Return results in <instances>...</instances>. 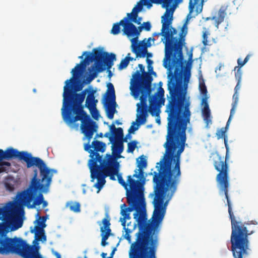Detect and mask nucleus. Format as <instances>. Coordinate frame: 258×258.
<instances>
[{
    "mask_svg": "<svg viewBox=\"0 0 258 258\" xmlns=\"http://www.w3.org/2000/svg\"><path fill=\"white\" fill-rule=\"evenodd\" d=\"M172 12L167 8L164 14L161 17L162 29L161 32L154 33L153 36L164 37L165 41V56L163 59V66L165 68L172 69L180 64L183 59L182 49L185 44V37L187 33V28L184 24L180 30L179 37L174 36L177 33V30L172 27L173 20ZM163 40V39H162Z\"/></svg>",
    "mask_w": 258,
    "mask_h": 258,
    "instance_id": "nucleus-4",
    "label": "nucleus"
},
{
    "mask_svg": "<svg viewBox=\"0 0 258 258\" xmlns=\"http://www.w3.org/2000/svg\"><path fill=\"white\" fill-rule=\"evenodd\" d=\"M125 234L124 235V238L128 241V242H131V236L130 234L132 232V230L128 228L125 229Z\"/></svg>",
    "mask_w": 258,
    "mask_h": 258,
    "instance_id": "nucleus-41",
    "label": "nucleus"
},
{
    "mask_svg": "<svg viewBox=\"0 0 258 258\" xmlns=\"http://www.w3.org/2000/svg\"><path fill=\"white\" fill-rule=\"evenodd\" d=\"M205 1V0H189V14L187 19L195 17L202 12Z\"/></svg>",
    "mask_w": 258,
    "mask_h": 258,
    "instance_id": "nucleus-18",
    "label": "nucleus"
},
{
    "mask_svg": "<svg viewBox=\"0 0 258 258\" xmlns=\"http://www.w3.org/2000/svg\"><path fill=\"white\" fill-rule=\"evenodd\" d=\"M126 18H127V21H130L132 23L134 22L138 25L141 24L142 20V17H138V14H137L136 16H135L134 14L127 13Z\"/></svg>",
    "mask_w": 258,
    "mask_h": 258,
    "instance_id": "nucleus-35",
    "label": "nucleus"
},
{
    "mask_svg": "<svg viewBox=\"0 0 258 258\" xmlns=\"http://www.w3.org/2000/svg\"><path fill=\"white\" fill-rule=\"evenodd\" d=\"M138 129V125H137V126L132 125L128 130V132L130 133H131L134 132V131L137 130Z\"/></svg>",
    "mask_w": 258,
    "mask_h": 258,
    "instance_id": "nucleus-50",
    "label": "nucleus"
},
{
    "mask_svg": "<svg viewBox=\"0 0 258 258\" xmlns=\"http://www.w3.org/2000/svg\"><path fill=\"white\" fill-rule=\"evenodd\" d=\"M93 53H90L87 51L83 52V55H86L84 60H82L80 63L77 64L75 67L73 69V74L77 71H80L81 70H84L86 65L88 64L90 62L95 61L93 67L98 68L101 67V68H105L104 67V61L110 54L107 52L103 51L101 49L98 48H94L93 50Z\"/></svg>",
    "mask_w": 258,
    "mask_h": 258,
    "instance_id": "nucleus-10",
    "label": "nucleus"
},
{
    "mask_svg": "<svg viewBox=\"0 0 258 258\" xmlns=\"http://www.w3.org/2000/svg\"><path fill=\"white\" fill-rule=\"evenodd\" d=\"M54 173H56V170L49 169L46 166L40 169L41 178H38L37 170H34L33 176L28 187L19 192L16 196V203L12 204V212L19 208L23 211L22 207L24 206L28 209H33L42 204L43 208L46 207L48 203L44 200L43 193H47L49 191Z\"/></svg>",
    "mask_w": 258,
    "mask_h": 258,
    "instance_id": "nucleus-5",
    "label": "nucleus"
},
{
    "mask_svg": "<svg viewBox=\"0 0 258 258\" xmlns=\"http://www.w3.org/2000/svg\"><path fill=\"white\" fill-rule=\"evenodd\" d=\"M203 43L205 46L208 44V36L206 32L203 35Z\"/></svg>",
    "mask_w": 258,
    "mask_h": 258,
    "instance_id": "nucleus-46",
    "label": "nucleus"
},
{
    "mask_svg": "<svg viewBox=\"0 0 258 258\" xmlns=\"http://www.w3.org/2000/svg\"><path fill=\"white\" fill-rule=\"evenodd\" d=\"M144 29V27L142 25L138 28L131 22L129 21L128 37H134L132 39V42L137 41L138 37L140 35V33Z\"/></svg>",
    "mask_w": 258,
    "mask_h": 258,
    "instance_id": "nucleus-24",
    "label": "nucleus"
},
{
    "mask_svg": "<svg viewBox=\"0 0 258 258\" xmlns=\"http://www.w3.org/2000/svg\"><path fill=\"white\" fill-rule=\"evenodd\" d=\"M13 158H18L26 163V166L29 168L36 166L39 171L46 166L45 162L40 158L33 157L31 153L26 151H19L13 148H8L5 151L0 149V162L4 160H9Z\"/></svg>",
    "mask_w": 258,
    "mask_h": 258,
    "instance_id": "nucleus-9",
    "label": "nucleus"
},
{
    "mask_svg": "<svg viewBox=\"0 0 258 258\" xmlns=\"http://www.w3.org/2000/svg\"><path fill=\"white\" fill-rule=\"evenodd\" d=\"M233 102L232 105H237L238 99H239V95L238 93L234 92L233 95Z\"/></svg>",
    "mask_w": 258,
    "mask_h": 258,
    "instance_id": "nucleus-43",
    "label": "nucleus"
},
{
    "mask_svg": "<svg viewBox=\"0 0 258 258\" xmlns=\"http://www.w3.org/2000/svg\"><path fill=\"white\" fill-rule=\"evenodd\" d=\"M107 87V91L106 92V100H110L113 104H116L115 90L113 84L111 83H108Z\"/></svg>",
    "mask_w": 258,
    "mask_h": 258,
    "instance_id": "nucleus-29",
    "label": "nucleus"
},
{
    "mask_svg": "<svg viewBox=\"0 0 258 258\" xmlns=\"http://www.w3.org/2000/svg\"><path fill=\"white\" fill-rule=\"evenodd\" d=\"M112 144L111 151L112 156L113 158H115L117 161V159L121 157L120 154L123 150V144L121 142L113 141L110 142Z\"/></svg>",
    "mask_w": 258,
    "mask_h": 258,
    "instance_id": "nucleus-25",
    "label": "nucleus"
},
{
    "mask_svg": "<svg viewBox=\"0 0 258 258\" xmlns=\"http://www.w3.org/2000/svg\"><path fill=\"white\" fill-rule=\"evenodd\" d=\"M16 202L15 203H16ZM13 203H11L10 204H11V212L10 213H8V214H6L5 215H4V209L3 208H0V220H1L2 219V218L3 217H4V221H5V218L8 216L9 214H13L14 216H15V222H21L20 221H16V213L18 212V211H21V210L20 209V208H19L18 210H17L16 211H14V212H12V204Z\"/></svg>",
    "mask_w": 258,
    "mask_h": 258,
    "instance_id": "nucleus-36",
    "label": "nucleus"
},
{
    "mask_svg": "<svg viewBox=\"0 0 258 258\" xmlns=\"http://www.w3.org/2000/svg\"><path fill=\"white\" fill-rule=\"evenodd\" d=\"M105 105L106 106V112L107 117L110 119H112L116 111L115 104H113L110 100H106Z\"/></svg>",
    "mask_w": 258,
    "mask_h": 258,
    "instance_id": "nucleus-28",
    "label": "nucleus"
},
{
    "mask_svg": "<svg viewBox=\"0 0 258 258\" xmlns=\"http://www.w3.org/2000/svg\"><path fill=\"white\" fill-rule=\"evenodd\" d=\"M115 123L116 124H118V125H119V124H121V122H120L119 120H117L115 121Z\"/></svg>",
    "mask_w": 258,
    "mask_h": 258,
    "instance_id": "nucleus-64",
    "label": "nucleus"
},
{
    "mask_svg": "<svg viewBox=\"0 0 258 258\" xmlns=\"http://www.w3.org/2000/svg\"><path fill=\"white\" fill-rule=\"evenodd\" d=\"M96 93V90H94L91 86L89 87V90L88 93L86 101L85 106L90 111H91L93 108H95L96 104L98 102V100L95 99L94 94Z\"/></svg>",
    "mask_w": 258,
    "mask_h": 258,
    "instance_id": "nucleus-23",
    "label": "nucleus"
},
{
    "mask_svg": "<svg viewBox=\"0 0 258 258\" xmlns=\"http://www.w3.org/2000/svg\"><path fill=\"white\" fill-rule=\"evenodd\" d=\"M165 0H140L137 5L134 7L131 13L134 14L136 16L137 14H139L143 10L144 6H147L148 9H150L152 7V4H162V7L166 9H169L168 7L164 5Z\"/></svg>",
    "mask_w": 258,
    "mask_h": 258,
    "instance_id": "nucleus-17",
    "label": "nucleus"
},
{
    "mask_svg": "<svg viewBox=\"0 0 258 258\" xmlns=\"http://www.w3.org/2000/svg\"><path fill=\"white\" fill-rule=\"evenodd\" d=\"M106 68H101V67H99L98 68H95V67H92L91 70H89V75L87 80L88 81V83H90L93 80L96 78L99 73L105 71Z\"/></svg>",
    "mask_w": 258,
    "mask_h": 258,
    "instance_id": "nucleus-30",
    "label": "nucleus"
},
{
    "mask_svg": "<svg viewBox=\"0 0 258 258\" xmlns=\"http://www.w3.org/2000/svg\"><path fill=\"white\" fill-rule=\"evenodd\" d=\"M107 242H106V241H105V240H101V245L103 246H105L107 244Z\"/></svg>",
    "mask_w": 258,
    "mask_h": 258,
    "instance_id": "nucleus-59",
    "label": "nucleus"
},
{
    "mask_svg": "<svg viewBox=\"0 0 258 258\" xmlns=\"http://www.w3.org/2000/svg\"><path fill=\"white\" fill-rule=\"evenodd\" d=\"M104 136L108 138L110 142L118 141V140L120 141L124 136L123 129L121 127H118L112 134L106 133Z\"/></svg>",
    "mask_w": 258,
    "mask_h": 258,
    "instance_id": "nucleus-26",
    "label": "nucleus"
},
{
    "mask_svg": "<svg viewBox=\"0 0 258 258\" xmlns=\"http://www.w3.org/2000/svg\"><path fill=\"white\" fill-rule=\"evenodd\" d=\"M66 206L69 207L70 210L75 213H79L81 211V205L79 202L71 201L67 203Z\"/></svg>",
    "mask_w": 258,
    "mask_h": 258,
    "instance_id": "nucleus-34",
    "label": "nucleus"
},
{
    "mask_svg": "<svg viewBox=\"0 0 258 258\" xmlns=\"http://www.w3.org/2000/svg\"><path fill=\"white\" fill-rule=\"evenodd\" d=\"M242 61H241L240 58L238 59L237 63H238V66H237V67H235V70H236V69L238 68H240V69L242 67H243L244 66V65H242L241 64H242Z\"/></svg>",
    "mask_w": 258,
    "mask_h": 258,
    "instance_id": "nucleus-52",
    "label": "nucleus"
},
{
    "mask_svg": "<svg viewBox=\"0 0 258 258\" xmlns=\"http://www.w3.org/2000/svg\"><path fill=\"white\" fill-rule=\"evenodd\" d=\"M130 53H128L126 56L122 59L118 66L119 70H122L126 68L128 65L130 61L134 60V58L130 56Z\"/></svg>",
    "mask_w": 258,
    "mask_h": 258,
    "instance_id": "nucleus-33",
    "label": "nucleus"
},
{
    "mask_svg": "<svg viewBox=\"0 0 258 258\" xmlns=\"http://www.w3.org/2000/svg\"><path fill=\"white\" fill-rule=\"evenodd\" d=\"M146 56L147 57V58H149V57H152V54L147 51V53H146Z\"/></svg>",
    "mask_w": 258,
    "mask_h": 258,
    "instance_id": "nucleus-58",
    "label": "nucleus"
},
{
    "mask_svg": "<svg viewBox=\"0 0 258 258\" xmlns=\"http://www.w3.org/2000/svg\"><path fill=\"white\" fill-rule=\"evenodd\" d=\"M138 169L135 170V173L127 176V182L129 183L130 188L131 189V184L135 185L136 190H138L139 186L142 185L141 188L142 189V193L144 191V184L145 183V177L144 175V168L147 166V162L145 157L142 155L137 159Z\"/></svg>",
    "mask_w": 258,
    "mask_h": 258,
    "instance_id": "nucleus-11",
    "label": "nucleus"
},
{
    "mask_svg": "<svg viewBox=\"0 0 258 258\" xmlns=\"http://www.w3.org/2000/svg\"><path fill=\"white\" fill-rule=\"evenodd\" d=\"M105 156L106 161L107 163L108 171L110 170V169H113V170H115V174H113L114 179H112V180H115V176L117 177V180L119 184H120L126 190V192L127 193V191H130L129 183L128 182H125L123 179L122 178V175L120 173H119V163L116 160L115 158H113L112 155H110V154H106Z\"/></svg>",
    "mask_w": 258,
    "mask_h": 258,
    "instance_id": "nucleus-14",
    "label": "nucleus"
},
{
    "mask_svg": "<svg viewBox=\"0 0 258 258\" xmlns=\"http://www.w3.org/2000/svg\"><path fill=\"white\" fill-rule=\"evenodd\" d=\"M84 149L85 151H88L90 153V157H91V151L96 153H98V152L103 153L105 151L106 144L103 142L94 140L92 142L91 145H90L89 143L85 144Z\"/></svg>",
    "mask_w": 258,
    "mask_h": 258,
    "instance_id": "nucleus-20",
    "label": "nucleus"
},
{
    "mask_svg": "<svg viewBox=\"0 0 258 258\" xmlns=\"http://www.w3.org/2000/svg\"><path fill=\"white\" fill-rule=\"evenodd\" d=\"M116 59V55L114 53H110L109 56L106 58V60L104 61V67H106L107 70H108V76L109 78H111L112 76V74L110 70L111 67L113 66V60Z\"/></svg>",
    "mask_w": 258,
    "mask_h": 258,
    "instance_id": "nucleus-31",
    "label": "nucleus"
},
{
    "mask_svg": "<svg viewBox=\"0 0 258 258\" xmlns=\"http://www.w3.org/2000/svg\"><path fill=\"white\" fill-rule=\"evenodd\" d=\"M129 21H127V18H123L119 22L114 23L113 25L111 30V33L113 35H117L120 32V26L123 27L122 31L123 34L128 37Z\"/></svg>",
    "mask_w": 258,
    "mask_h": 258,
    "instance_id": "nucleus-21",
    "label": "nucleus"
},
{
    "mask_svg": "<svg viewBox=\"0 0 258 258\" xmlns=\"http://www.w3.org/2000/svg\"><path fill=\"white\" fill-rule=\"evenodd\" d=\"M229 124L227 122L226 126L222 127L217 131L216 134L218 140L224 139V144L226 149L225 157L221 156L218 153L212 154V159L214 167L218 173L216 177L217 185L220 195L224 194L227 200L228 207V213L231 224V234H252L255 231L254 228H250V225H256L257 222L255 220L242 223L238 221L234 215L232 210V205L228 196V188L230 186L229 176V165L227 160L229 158V146L228 144V137L226 133L228 128Z\"/></svg>",
    "mask_w": 258,
    "mask_h": 258,
    "instance_id": "nucleus-3",
    "label": "nucleus"
},
{
    "mask_svg": "<svg viewBox=\"0 0 258 258\" xmlns=\"http://www.w3.org/2000/svg\"><path fill=\"white\" fill-rule=\"evenodd\" d=\"M102 223L103 226L100 228L101 240L106 241L109 236L111 235V230L110 228V218L108 214H106L105 218L102 220Z\"/></svg>",
    "mask_w": 258,
    "mask_h": 258,
    "instance_id": "nucleus-22",
    "label": "nucleus"
},
{
    "mask_svg": "<svg viewBox=\"0 0 258 258\" xmlns=\"http://www.w3.org/2000/svg\"><path fill=\"white\" fill-rule=\"evenodd\" d=\"M15 216L9 214L5 218V222L0 224V253H16L24 258H43L38 249L34 248L21 238H10L7 233L16 230L22 225V222H15Z\"/></svg>",
    "mask_w": 258,
    "mask_h": 258,
    "instance_id": "nucleus-6",
    "label": "nucleus"
},
{
    "mask_svg": "<svg viewBox=\"0 0 258 258\" xmlns=\"http://www.w3.org/2000/svg\"><path fill=\"white\" fill-rule=\"evenodd\" d=\"M237 71L235 74V77L237 82H241L242 77V71L240 68H237Z\"/></svg>",
    "mask_w": 258,
    "mask_h": 258,
    "instance_id": "nucleus-40",
    "label": "nucleus"
},
{
    "mask_svg": "<svg viewBox=\"0 0 258 258\" xmlns=\"http://www.w3.org/2000/svg\"><path fill=\"white\" fill-rule=\"evenodd\" d=\"M96 136L100 137V138H102L103 137V135L102 133H100L98 134H97Z\"/></svg>",
    "mask_w": 258,
    "mask_h": 258,
    "instance_id": "nucleus-63",
    "label": "nucleus"
},
{
    "mask_svg": "<svg viewBox=\"0 0 258 258\" xmlns=\"http://www.w3.org/2000/svg\"><path fill=\"white\" fill-rule=\"evenodd\" d=\"M155 38H149L147 41L146 40V43H147V45H149V47L151 46V43H150V40H152L153 41H155Z\"/></svg>",
    "mask_w": 258,
    "mask_h": 258,
    "instance_id": "nucleus-54",
    "label": "nucleus"
},
{
    "mask_svg": "<svg viewBox=\"0 0 258 258\" xmlns=\"http://www.w3.org/2000/svg\"><path fill=\"white\" fill-rule=\"evenodd\" d=\"M115 250H116V248H114L113 249L112 251H111V252L110 253V256L109 257H113Z\"/></svg>",
    "mask_w": 258,
    "mask_h": 258,
    "instance_id": "nucleus-61",
    "label": "nucleus"
},
{
    "mask_svg": "<svg viewBox=\"0 0 258 258\" xmlns=\"http://www.w3.org/2000/svg\"><path fill=\"white\" fill-rule=\"evenodd\" d=\"M130 218H125V217H123V218H120V221L121 222V225L123 227V229L124 230H125V228H126L125 227V223H126L125 220L127 219H130Z\"/></svg>",
    "mask_w": 258,
    "mask_h": 258,
    "instance_id": "nucleus-48",
    "label": "nucleus"
},
{
    "mask_svg": "<svg viewBox=\"0 0 258 258\" xmlns=\"http://www.w3.org/2000/svg\"><path fill=\"white\" fill-rule=\"evenodd\" d=\"M127 138L126 137H122V139L120 140H118V142H121L123 144V142H127Z\"/></svg>",
    "mask_w": 258,
    "mask_h": 258,
    "instance_id": "nucleus-57",
    "label": "nucleus"
},
{
    "mask_svg": "<svg viewBox=\"0 0 258 258\" xmlns=\"http://www.w3.org/2000/svg\"><path fill=\"white\" fill-rule=\"evenodd\" d=\"M199 89L201 94L203 96L202 104L204 105V107L202 109V114L206 123V127L209 128H210V125L212 124V117L210 109L207 102V89L203 80L202 82H200Z\"/></svg>",
    "mask_w": 258,
    "mask_h": 258,
    "instance_id": "nucleus-15",
    "label": "nucleus"
},
{
    "mask_svg": "<svg viewBox=\"0 0 258 258\" xmlns=\"http://www.w3.org/2000/svg\"><path fill=\"white\" fill-rule=\"evenodd\" d=\"M90 112H91L92 117L94 119H97L99 116V114L98 111L96 109V107H95V108H93V109L91 111H90Z\"/></svg>",
    "mask_w": 258,
    "mask_h": 258,
    "instance_id": "nucleus-42",
    "label": "nucleus"
},
{
    "mask_svg": "<svg viewBox=\"0 0 258 258\" xmlns=\"http://www.w3.org/2000/svg\"><path fill=\"white\" fill-rule=\"evenodd\" d=\"M226 15L225 10L222 7L218 11L217 15L212 18V19L215 21V25L217 28H218L219 24L224 21Z\"/></svg>",
    "mask_w": 258,
    "mask_h": 258,
    "instance_id": "nucleus-27",
    "label": "nucleus"
},
{
    "mask_svg": "<svg viewBox=\"0 0 258 258\" xmlns=\"http://www.w3.org/2000/svg\"><path fill=\"white\" fill-rule=\"evenodd\" d=\"M137 142L133 141L127 144V152L133 153L137 147Z\"/></svg>",
    "mask_w": 258,
    "mask_h": 258,
    "instance_id": "nucleus-39",
    "label": "nucleus"
},
{
    "mask_svg": "<svg viewBox=\"0 0 258 258\" xmlns=\"http://www.w3.org/2000/svg\"><path fill=\"white\" fill-rule=\"evenodd\" d=\"M132 51L136 54V57H145L147 52V48L149 45H147L146 39H144L138 44L132 43Z\"/></svg>",
    "mask_w": 258,
    "mask_h": 258,
    "instance_id": "nucleus-19",
    "label": "nucleus"
},
{
    "mask_svg": "<svg viewBox=\"0 0 258 258\" xmlns=\"http://www.w3.org/2000/svg\"><path fill=\"white\" fill-rule=\"evenodd\" d=\"M83 70L75 71L74 76L72 70V77L65 81L61 110L62 118L66 123L72 124L79 120L81 121L80 128L82 132L90 141L92 138L94 133L97 131L98 125L84 110V107L82 105L89 87L80 93H77V92L82 90L83 84H79L74 88L73 87L75 77L79 76Z\"/></svg>",
    "mask_w": 258,
    "mask_h": 258,
    "instance_id": "nucleus-2",
    "label": "nucleus"
},
{
    "mask_svg": "<svg viewBox=\"0 0 258 258\" xmlns=\"http://www.w3.org/2000/svg\"><path fill=\"white\" fill-rule=\"evenodd\" d=\"M192 53L191 52L189 54V56H188V61L192 62Z\"/></svg>",
    "mask_w": 258,
    "mask_h": 258,
    "instance_id": "nucleus-60",
    "label": "nucleus"
},
{
    "mask_svg": "<svg viewBox=\"0 0 258 258\" xmlns=\"http://www.w3.org/2000/svg\"><path fill=\"white\" fill-rule=\"evenodd\" d=\"M249 56H250L249 55H247L245 57L244 60L242 61V64H241L242 65H244L248 61V60H249Z\"/></svg>",
    "mask_w": 258,
    "mask_h": 258,
    "instance_id": "nucleus-55",
    "label": "nucleus"
},
{
    "mask_svg": "<svg viewBox=\"0 0 258 258\" xmlns=\"http://www.w3.org/2000/svg\"><path fill=\"white\" fill-rule=\"evenodd\" d=\"M91 159L89 160L88 166L90 170L91 181L96 179L97 182L94 187L98 189L99 192L106 182L105 178L109 176L110 179H113L115 170L110 169L108 171L105 156L104 158L99 153L91 151Z\"/></svg>",
    "mask_w": 258,
    "mask_h": 258,
    "instance_id": "nucleus-8",
    "label": "nucleus"
},
{
    "mask_svg": "<svg viewBox=\"0 0 258 258\" xmlns=\"http://www.w3.org/2000/svg\"><path fill=\"white\" fill-rule=\"evenodd\" d=\"M240 83L241 82H237V84L234 88V92L238 93V90L240 89L241 87Z\"/></svg>",
    "mask_w": 258,
    "mask_h": 258,
    "instance_id": "nucleus-51",
    "label": "nucleus"
},
{
    "mask_svg": "<svg viewBox=\"0 0 258 258\" xmlns=\"http://www.w3.org/2000/svg\"><path fill=\"white\" fill-rule=\"evenodd\" d=\"M141 114L137 115V121L139 124H144L146 121V117L147 116V111L145 112H141Z\"/></svg>",
    "mask_w": 258,
    "mask_h": 258,
    "instance_id": "nucleus-38",
    "label": "nucleus"
},
{
    "mask_svg": "<svg viewBox=\"0 0 258 258\" xmlns=\"http://www.w3.org/2000/svg\"><path fill=\"white\" fill-rule=\"evenodd\" d=\"M167 134L163 145L165 153L156 167L158 172H154L153 181L155 184V198L153 201L154 210L152 218L147 221L144 194L140 186L137 191L135 185L131 184V189L127 191L126 208L121 206V215L130 218L129 212L134 210V218L138 225V231L133 242L138 244L157 248L159 245L158 235L160 224L164 218L166 206L176 191L180 182V155L184 149L186 141L185 131L189 122V109H166Z\"/></svg>",
    "mask_w": 258,
    "mask_h": 258,
    "instance_id": "nucleus-1",
    "label": "nucleus"
},
{
    "mask_svg": "<svg viewBox=\"0 0 258 258\" xmlns=\"http://www.w3.org/2000/svg\"><path fill=\"white\" fill-rule=\"evenodd\" d=\"M36 217L38 218L36 221L38 225L35 226L36 239L45 241L46 240V236L45 235L43 228L46 226L45 222L46 221L47 217L40 216V210H37Z\"/></svg>",
    "mask_w": 258,
    "mask_h": 258,
    "instance_id": "nucleus-16",
    "label": "nucleus"
},
{
    "mask_svg": "<svg viewBox=\"0 0 258 258\" xmlns=\"http://www.w3.org/2000/svg\"><path fill=\"white\" fill-rule=\"evenodd\" d=\"M142 26L144 27V29L147 31H150L151 29V24L150 22H144Z\"/></svg>",
    "mask_w": 258,
    "mask_h": 258,
    "instance_id": "nucleus-45",
    "label": "nucleus"
},
{
    "mask_svg": "<svg viewBox=\"0 0 258 258\" xmlns=\"http://www.w3.org/2000/svg\"><path fill=\"white\" fill-rule=\"evenodd\" d=\"M148 70L149 72H152V73L154 75H156V73L153 71V68L152 66H148Z\"/></svg>",
    "mask_w": 258,
    "mask_h": 258,
    "instance_id": "nucleus-53",
    "label": "nucleus"
},
{
    "mask_svg": "<svg viewBox=\"0 0 258 258\" xmlns=\"http://www.w3.org/2000/svg\"><path fill=\"white\" fill-rule=\"evenodd\" d=\"M11 164L10 162L2 161L0 162V173L2 172H8L9 167Z\"/></svg>",
    "mask_w": 258,
    "mask_h": 258,
    "instance_id": "nucleus-37",
    "label": "nucleus"
},
{
    "mask_svg": "<svg viewBox=\"0 0 258 258\" xmlns=\"http://www.w3.org/2000/svg\"><path fill=\"white\" fill-rule=\"evenodd\" d=\"M146 61H147L148 66H152L153 63V60L151 59H150L149 58L146 59Z\"/></svg>",
    "mask_w": 258,
    "mask_h": 258,
    "instance_id": "nucleus-56",
    "label": "nucleus"
},
{
    "mask_svg": "<svg viewBox=\"0 0 258 258\" xmlns=\"http://www.w3.org/2000/svg\"><path fill=\"white\" fill-rule=\"evenodd\" d=\"M236 107H237V105H234L232 104V108L230 110V114L229 119L227 122H228L229 124L230 123V120H231L232 116L234 114V113L235 112V109H236Z\"/></svg>",
    "mask_w": 258,
    "mask_h": 258,
    "instance_id": "nucleus-44",
    "label": "nucleus"
},
{
    "mask_svg": "<svg viewBox=\"0 0 258 258\" xmlns=\"http://www.w3.org/2000/svg\"><path fill=\"white\" fill-rule=\"evenodd\" d=\"M157 248L132 243L129 258H157Z\"/></svg>",
    "mask_w": 258,
    "mask_h": 258,
    "instance_id": "nucleus-12",
    "label": "nucleus"
},
{
    "mask_svg": "<svg viewBox=\"0 0 258 258\" xmlns=\"http://www.w3.org/2000/svg\"><path fill=\"white\" fill-rule=\"evenodd\" d=\"M139 68L140 69V71H139L142 76L144 75L145 73H147L145 72V68L144 66L142 64H139ZM149 74L148 73H147Z\"/></svg>",
    "mask_w": 258,
    "mask_h": 258,
    "instance_id": "nucleus-47",
    "label": "nucleus"
},
{
    "mask_svg": "<svg viewBox=\"0 0 258 258\" xmlns=\"http://www.w3.org/2000/svg\"><path fill=\"white\" fill-rule=\"evenodd\" d=\"M182 2V0H165L164 5L168 7L174 13L177 5Z\"/></svg>",
    "mask_w": 258,
    "mask_h": 258,
    "instance_id": "nucleus-32",
    "label": "nucleus"
},
{
    "mask_svg": "<svg viewBox=\"0 0 258 258\" xmlns=\"http://www.w3.org/2000/svg\"><path fill=\"white\" fill-rule=\"evenodd\" d=\"M101 256H102V258H107V253L105 252H102L101 254Z\"/></svg>",
    "mask_w": 258,
    "mask_h": 258,
    "instance_id": "nucleus-62",
    "label": "nucleus"
},
{
    "mask_svg": "<svg viewBox=\"0 0 258 258\" xmlns=\"http://www.w3.org/2000/svg\"><path fill=\"white\" fill-rule=\"evenodd\" d=\"M152 77L148 73L142 76L140 72L137 71L133 75L130 86L132 94L135 98H138L141 94L140 103L137 104V111L140 109L141 112L147 111V99L152 91Z\"/></svg>",
    "mask_w": 258,
    "mask_h": 258,
    "instance_id": "nucleus-7",
    "label": "nucleus"
},
{
    "mask_svg": "<svg viewBox=\"0 0 258 258\" xmlns=\"http://www.w3.org/2000/svg\"><path fill=\"white\" fill-rule=\"evenodd\" d=\"M116 129H117V128H116L115 125L113 123H112L109 126V133H110L111 134H112V133H113V132H114L116 130Z\"/></svg>",
    "mask_w": 258,
    "mask_h": 258,
    "instance_id": "nucleus-49",
    "label": "nucleus"
},
{
    "mask_svg": "<svg viewBox=\"0 0 258 258\" xmlns=\"http://www.w3.org/2000/svg\"><path fill=\"white\" fill-rule=\"evenodd\" d=\"M164 96V90L162 87L160 86L158 91L150 98L149 111L152 116H159L160 107L161 105H164L165 102Z\"/></svg>",
    "mask_w": 258,
    "mask_h": 258,
    "instance_id": "nucleus-13",
    "label": "nucleus"
}]
</instances>
